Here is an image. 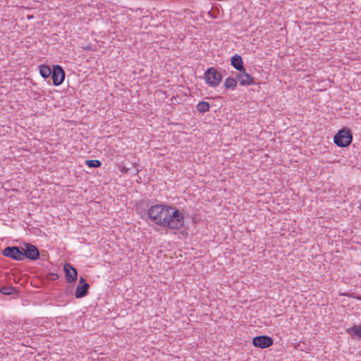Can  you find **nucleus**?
<instances>
[{"label": "nucleus", "instance_id": "nucleus-1", "mask_svg": "<svg viewBox=\"0 0 361 361\" xmlns=\"http://www.w3.org/2000/svg\"><path fill=\"white\" fill-rule=\"evenodd\" d=\"M149 218L157 225L178 230L184 224L183 214L178 210L162 204L151 206L148 209Z\"/></svg>", "mask_w": 361, "mask_h": 361}, {"label": "nucleus", "instance_id": "nucleus-17", "mask_svg": "<svg viewBox=\"0 0 361 361\" xmlns=\"http://www.w3.org/2000/svg\"><path fill=\"white\" fill-rule=\"evenodd\" d=\"M102 165V163L99 160H92V168L94 167V168H97V167H99Z\"/></svg>", "mask_w": 361, "mask_h": 361}, {"label": "nucleus", "instance_id": "nucleus-4", "mask_svg": "<svg viewBox=\"0 0 361 361\" xmlns=\"http://www.w3.org/2000/svg\"><path fill=\"white\" fill-rule=\"evenodd\" d=\"M23 260L27 258L35 261L39 258V251L38 248L31 243H24L22 246Z\"/></svg>", "mask_w": 361, "mask_h": 361}, {"label": "nucleus", "instance_id": "nucleus-18", "mask_svg": "<svg viewBox=\"0 0 361 361\" xmlns=\"http://www.w3.org/2000/svg\"><path fill=\"white\" fill-rule=\"evenodd\" d=\"M85 282V279L82 278V277H80V280H79V283L78 285H82Z\"/></svg>", "mask_w": 361, "mask_h": 361}, {"label": "nucleus", "instance_id": "nucleus-6", "mask_svg": "<svg viewBox=\"0 0 361 361\" xmlns=\"http://www.w3.org/2000/svg\"><path fill=\"white\" fill-rule=\"evenodd\" d=\"M53 84L56 86L61 85L65 79V72L59 65L53 66L51 73Z\"/></svg>", "mask_w": 361, "mask_h": 361}, {"label": "nucleus", "instance_id": "nucleus-7", "mask_svg": "<svg viewBox=\"0 0 361 361\" xmlns=\"http://www.w3.org/2000/svg\"><path fill=\"white\" fill-rule=\"evenodd\" d=\"M274 341L268 336H257L252 339V344L259 348H267L273 345Z\"/></svg>", "mask_w": 361, "mask_h": 361}, {"label": "nucleus", "instance_id": "nucleus-13", "mask_svg": "<svg viewBox=\"0 0 361 361\" xmlns=\"http://www.w3.org/2000/svg\"><path fill=\"white\" fill-rule=\"evenodd\" d=\"M39 73H40V75L44 78H49L50 75H51V68L47 66V65H41L39 66Z\"/></svg>", "mask_w": 361, "mask_h": 361}, {"label": "nucleus", "instance_id": "nucleus-12", "mask_svg": "<svg viewBox=\"0 0 361 361\" xmlns=\"http://www.w3.org/2000/svg\"><path fill=\"white\" fill-rule=\"evenodd\" d=\"M347 333L354 339H361V324L353 325L347 329Z\"/></svg>", "mask_w": 361, "mask_h": 361}, {"label": "nucleus", "instance_id": "nucleus-20", "mask_svg": "<svg viewBox=\"0 0 361 361\" xmlns=\"http://www.w3.org/2000/svg\"><path fill=\"white\" fill-rule=\"evenodd\" d=\"M360 209H361V204H360Z\"/></svg>", "mask_w": 361, "mask_h": 361}, {"label": "nucleus", "instance_id": "nucleus-11", "mask_svg": "<svg viewBox=\"0 0 361 361\" xmlns=\"http://www.w3.org/2000/svg\"><path fill=\"white\" fill-rule=\"evenodd\" d=\"M90 288V285L87 283H84L82 285H78L75 295L77 298H81L86 295L88 293V289Z\"/></svg>", "mask_w": 361, "mask_h": 361}, {"label": "nucleus", "instance_id": "nucleus-16", "mask_svg": "<svg viewBox=\"0 0 361 361\" xmlns=\"http://www.w3.org/2000/svg\"><path fill=\"white\" fill-rule=\"evenodd\" d=\"M0 292L3 295H9L16 292L14 287L12 286H4L0 288Z\"/></svg>", "mask_w": 361, "mask_h": 361}, {"label": "nucleus", "instance_id": "nucleus-15", "mask_svg": "<svg viewBox=\"0 0 361 361\" xmlns=\"http://www.w3.org/2000/svg\"><path fill=\"white\" fill-rule=\"evenodd\" d=\"M196 107L199 112L205 113L209 110V104L207 102H200Z\"/></svg>", "mask_w": 361, "mask_h": 361}, {"label": "nucleus", "instance_id": "nucleus-10", "mask_svg": "<svg viewBox=\"0 0 361 361\" xmlns=\"http://www.w3.org/2000/svg\"><path fill=\"white\" fill-rule=\"evenodd\" d=\"M231 63L232 66L239 72H243L245 71L243 66V59L238 54H235V56L231 57Z\"/></svg>", "mask_w": 361, "mask_h": 361}, {"label": "nucleus", "instance_id": "nucleus-19", "mask_svg": "<svg viewBox=\"0 0 361 361\" xmlns=\"http://www.w3.org/2000/svg\"><path fill=\"white\" fill-rule=\"evenodd\" d=\"M85 164L89 166L90 167V159H87L85 161Z\"/></svg>", "mask_w": 361, "mask_h": 361}, {"label": "nucleus", "instance_id": "nucleus-14", "mask_svg": "<svg viewBox=\"0 0 361 361\" xmlns=\"http://www.w3.org/2000/svg\"><path fill=\"white\" fill-rule=\"evenodd\" d=\"M237 86V79L228 77L225 80L224 87L226 89H234Z\"/></svg>", "mask_w": 361, "mask_h": 361}, {"label": "nucleus", "instance_id": "nucleus-3", "mask_svg": "<svg viewBox=\"0 0 361 361\" xmlns=\"http://www.w3.org/2000/svg\"><path fill=\"white\" fill-rule=\"evenodd\" d=\"M206 82L211 87H215L222 80L221 74L215 68H209L204 73Z\"/></svg>", "mask_w": 361, "mask_h": 361}, {"label": "nucleus", "instance_id": "nucleus-8", "mask_svg": "<svg viewBox=\"0 0 361 361\" xmlns=\"http://www.w3.org/2000/svg\"><path fill=\"white\" fill-rule=\"evenodd\" d=\"M65 278L67 283L75 282L77 279V270L68 263L63 265Z\"/></svg>", "mask_w": 361, "mask_h": 361}, {"label": "nucleus", "instance_id": "nucleus-2", "mask_svg": "<svg viewBox=\"0 0 361 361\" xmlns=\"http://www.w3.org/2000/svg\"><path fill=\"white\" fill-rule=\"evenodd\" d=\"M353 140L351 131L348 128H342L334 136V143L340 147L349 146Z\"/></svg>", "mask_w": 361, "mask_h": 361}, {"label": "nucleus", "instance_id": "nucleus-9", "mask_svg": "<svg viewBox=\"0 0 361 361\" xmlns=\"http://www.w3.org/2000/svg\"><path fill=\"white\" fill-rule=\"evenodd\" d=\"M236 79L240 81V84L243 86L255 84L253 78L245 71L237 73Z\"/></svg>", "mask_w": 361, "mask_h": 361}, {"label": "nucleus", "instance_id": "nucleus-5", "mask_svg": "<svg viewBox=\"0 0 361 361\" xmlns=\"http://www.w3.org/2000/svg\"><path fill=\"white\" fill-rule=\"evenodd\" d=\"M2 254L7 257L11 258L12 259L17 261L23 260V250L21 247L12 246L6 247L2 251Z\"/></svg>", "mask_w": 361, "mask_h": 361}]
</instances>
